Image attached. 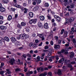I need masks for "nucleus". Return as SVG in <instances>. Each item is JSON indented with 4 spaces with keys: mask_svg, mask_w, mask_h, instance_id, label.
<instances>
[{
    "mask_svg": "<svg viewBox=\"0 0 76 76\" xmlns=\"http://www.w3.org/2000/svg\"><path fill=\"white\" fill-rule=\"evenodd\" d=\"M14 5H15V6L16 7H18V8H19L20 9L21 11H22V12L24 10V9H25V8L21 7L20 6V5L17 4L16 3L15 4H14Z\"/></svg>",
    "mask_w": 76,
    "mask_h": 76,
    "instance_id": "obj_1",
    "label": "nucleus"
},
{
    "mask_svg": "<svg viewBox=\"0 0 76 76\" xmlns=\"http://www.w3.org/2000/svg\"><path fill=\"white\" fill-rule=\"evenodd\" d=\"M20 37L21 39H23L25 38H27V37H26V34H21L20 35Z\"/></svg>",
    "mask_w": 76,
    "mask_h": 76,
    "instance_id": "obj_2",
    "label": "nucleus"
},
{
    "mask_svg": "<svg viewBox=\"0 0 76 76\" xmlns=\"http://www.w3.org/2000/svg\"><path fill=\"white\" fill-rule=\"evenodd\" d=\"M38 36L40 38H41V40L42 41H44L45 40V38H44V34H39L38 35Z\"/></svg>",
    "mask_w": 76,
    "mask_h": 76,
    "instance_id": "obj_3",
    "label": "nucleus"
},
{
    "mask_svg": "<svg viewBox=\"0 0 76 76\" xmlns=\"http://www.w3.org/2000/svg\"><path fill=\"white\" fill-rule=\"evenodd\" d=\"M37 20V19H31L29 21V23H30V24H32V23L34 24L36 23Z\"/></svg>",
    "mask_w": 76,
    "mask_h": 76,
    "instance_id": "obj_4",
    "label": "nucleus"
},
{
    "mask_svg": "<svg viewBox=\"0 0 76 76\" xmlns=\"http://www.w3.org/2000/svg\"><path fill=\"white\" fill-rule=\"evenodd\" d=\"M15 61V59L13 58H12L9 61V62L10 63L11 65H13Z\"/></svg>",
    "mask_w": 76,
    "mask_h": 76,
    "instance_id": "obj_5",
    "label": "nucleus"
},
{
    "mask_svg": "<svg viewBox=\"0 0 76 76\" xmlns=\"http://www.w3.org/2000/svg\"><path fill=\"white\" fill-rule=\"evenodd\" d=\"M11 41H12L13 43L15 44L16 42L17 41L16 38L14 37H12L11 38Z\"/></svg>",
    "mask_w": 76,
    "mask_h": 76,
    "instance_id": "obj_6",
    "label": "nucleus"
},
{
    "mask_svg": "<svg viewBox=\"0 0 76 76\" xmlns=\"http://www.w3.org/2000/svg\"><path fill=\"white\" fill-rule=\"evenodd\" d=\"M67 66H68V67H69V68H70L71 69L70 70L71 71L72 70H73V69H74L72 65L70 64H68L67 65Z\"/></svg>",
    "mask_w": 76,
    "mask_h": 76,
    "instance_id": "obj_7",
    "label": "nucleus"
},
{
    "mask_svg": "<svg viewBox=\"0 0 76 76\" xmlns=\"http://www.w3.org/2000/svg\"><path fill=\"white\" fill-rule=\"evenodd\" d=\"M74 56H75V54L73 52H71L69 55V57L70 58H72L74 57Z\"/></svg>",
    "mask_w": 76,
    "mask_h": 76,
    "instance_id": "obj_8",
    "label": "nucleus"
},
{
    "mask_svg": "<svg viewBox=\"0 0 76 76\" xmlns=\"http://www.w3.org/2000/svg\"><path fill=\"white\" fill-rule=\"evenodd\" d=\"M69 23H70V24H71L72 22H73V21H74V20H75L74 18L72 17L69 18Z\"/></svg>",
    "mask_w": 76,
    "mask_h": 76,
    "instance_id": "obj_9",
    "label": "nucleus"
},
{
    "mask_svg": "<svg viewBox=\"0 0 76 76\" xmlns=\"http://www.w3.org/2000/svg\"><path fill=\"white\" fill-rule=\"evenodd\" d=\"M0 28L1 30H6L7 29V27H6V26H1Z\"/></svg>",
    "mask_w": 76,
    "mask_h": 76,
    "instance_id": "obj_10",
    "label": "nucleus"
},
{
    "mask_svg": "<svg viewBox=\"0 0 76 76\" xmlns=\"http://www.w3.org/2000/svg\"><path fill=\"white\" fill-rule=\"evenodd\" d=\"M55 49L56 50L59 49L60 48V46L59 45H55L54 46Z\"/></svg>",
    "mask_w": 76,
    "mask_h": 76,
    "instance_id": "obj_11",
    "label": "nucleus"
},
{
    "mask_svg": "<svg viewBox=\"0 0 76 76\" xmlns=\"http://www.w3.org/2000/svg\"><path fill=\"white\" fill-rule=\"evenodd\" d=\"M58 75H59V76H60V75H62V72L60 69H58Z\"/></svg>",
    "mask_w": 76,
    "mask_h": 76,
    "instance_id": "obj_12",
    "label": "nucleus"
},
{
    "mask_svg": "<svg viewBox=\"0 0 76 76\" xmlns=\"http://www.w3.org/2000/svg\"><path fill=\"white\" fill-rule=\"evenodd\" d=\"M28 15L30 18H33L34 16V13L32 12H30L29 13Z\"/></svg>",
    "mask_w": 76,
    "mask_h": 76,
    "instance_id": "obj_13",
    "label": "nucleus"
},
{
    "mask_svg": "<svg viewBox=\"0 0 76 76\" xmlns=\"http://www.w3.org/2000/svg\"><path fill=\"white\" fill-rule=\"evenodd\" d=\"M4 40L6 41H7V42H9V41H10V39H9V38L7 36H6L4 37Z\"/></svg>",
    "mask_w": 76,
    "mask_h": 76,
    "instance_id": "obj_14",
    "label": "nucleus"
},
{
    "mask_svg": "<svg viewBox=\"0 0 76 76\" xmlns=\"http://www.w3.org/2000/svg\"><path fill=\"white\" fill-rule=\"evenodd\" d=\"M38 26L39 28H42L43 26L42 25V23L40 22H39L38 23Z\"/></svg>",
    "mask_w": 76,
    "mask_h": 76,
    "instance_id": "obj_15",
    "label": "nucleus"
},
{
    "mask_svg": "<svg viewBox=\"0 0 76 76\" xmlns=\"http://www.w3.org/2000/svg\"><path fill=\"white\" fill-rule=\"evenodd\" d=\"M15 45L18 46L20 45V42L17 41V40L16 42L14 43Z\"/></svg>",
    "mask_w": 76,
    "mask_h": 76,
    "instance_id": "obj_16",
    "label": "nucleus"
},
{
    "mask_svg": "<svg viewBox=\"0 0 76 76\" xmlns=\"http://www.w3.org/2000/svg\"><path fill=\"white\" fill-rule=\"evenodd\" d=\"M2 1L4 4H7L9 3V0H2Z\"/></svg>",
    "mask_w": 76,
    "mask_h": 76,
    "instance_id": "obj_17",
    "label": "nucleus"
},
{
    "mask_svg": "<svg viewBox=\"0 0 76 76\" xmlns=\"http://www.w3.org/2000/svg\"><path fill=\"white\" fill-rule=\"evenodd\" d=\"M5 11V8L3 7H1L0 8V12H3Z\"/></svg>",
    "mask_w": 76,
    "mask_h": 76,
    "instance_id": "obj_18",
    "label": "nucleus"
},
{
    "mask_svg": "<svg viewBox=\"0 0 76 76\" xmlns=\"http://www.w3.org/2000/svg\"><path fill=\"white\" fill-rule=\"evenodd\" d=\"M12 15H10L8 16L7 19L8 20H12Z\"/></svg>",
    "mask_w": 76,
    "mask_h": 76,
    "instance_id": "obj_19",
    "label": "nucleus"
},
{
    "mask_svg": "<svg viewBox=\"0 0 76 76\" xmlns=\"http://www.w3.org/2000/svg\"><path fill=\"white\" fill-rule=\"evenodd\" d=\"M45 19V17L43 15L41 16H40V19L41 20H44Z\"/></svg>",
    "mask_w": 76,
    "mask_h": 76,
    "instance_id": "obj_20",
    "label": "nucleus"
},
{
    "mask_svg": "<svg viewBox=\"0 0 76 76\" xmlns=\"http://www.w3.org/2000/svg\"><path fill=\"white\" fill-rule=\"evenodd\" d=\"M44 28L45 29H48V23H45L44 25Z\"/></svg>",
    "mask_w": 76,
    "mask_h": 76,
    "instance_id": "obj_21",
    "label": "nucleus"
},
{
    "mask_svg": "<svg viewBox=\"0 0 76 76\" xmlns=\"http://www.w3.org/2000/svg\"><path fill=\"white\" fill-rule=\"evenodd\" d=\"M75 5L74 4H71L70 6V8H71V9H72V8L75 7Z\"/></svg>",
    "mask_w": 76,
    "mask_h": 76,
    "instance_id": "obj_22",
    "label": "nucleus"
},
{
    "mask_svg": "<svg viewBox=\"0 0 76 76\" xmlns=\"http://www.w3.org/2000/svg\"><path fill=\"white\" fill-rule=\"evenodd\" d=\"M21 25L22 26H26V23L24 22H22L21 23Z\"/></svg>",
    "mask_w": 76,
    "mask_h": 76,
    "instance_id": "obj_23",
    "label": "nucleus"
},
{
    "mask_svg": "<svg viewBox=\"0 0 76 76\" xmlns=\"http://www.w3.org/2000/svg\"><path fill=\"white\" fill-rule=\"evenodd\" d=\"M22 26L21 25L19 24L17 25L18 28L20 29H22Z\"/></svg>",
    "mask_w": 76,
    "mask_h": 76,
    "instance_id": "obj_24",
    "label": "nucleus"
},
{
    "mask_svg": "<svg viewBox=\"0 0 76 76\" xmlns=\"http://www.w3.org/2000/svg\"><path fill=\"white\" fill-rule=\"evenodd\" d=\"M44 6L46 7H48L49 6V4L47 3H45L44 4Z\"/></svg>",
    "mask_w": 76,
    "mask_h": 76,
    "instance_id": "obj_25",
    "label": "nucleus"
},
{
    "mask_svg": "<svg viewBox=\"0 0 76 76\" xmlns=\"http://www.w3.org/2000/svg\"><path fill=\"white\" fill-rule=\"evenodd\" d=\"M56 20L57 21H58V22H60L61 20V18L59 17H58L57 18H56Z\"/></svg>",
    "mask_w": 76,
    "mask_h": 76,
    "instance_id": "obj_26",
    "label": "nucleus"
},
{
    "mask_svg": "<svg viewBox=\"0 0 76 76\" xmlns=\"http://www.w3.org/2000/svg\"><path fill=\"white\" fill-rule=\"evenodd\" d=\"M67 33H68L67 32V31H65L64 32V37H67Z\"/></svg>",
    "mask_w": 76,
    "mask_h": 76,
    "instance_id": "obj_27",
    "label": "nucleus"
},
{
    "mask_svg": "<svg viewBox=\"0 0 76 76\" xmlns=\"http://www.w3.org/2000/svg\"><path fill=\"white\" fill-rule=\"evenodd\" d=\"M66 21L64 23V25H67L68 23V22H69V20H68V19L67 18L65 19Z\"/></svg>",
    "mask_w": 76,
    "mask_h": 76,
    "instance_id": "obj_28",
    "label": "nucleus"
},
{
    "mask_svg": "<svg viewBox=\"0 0 76 76\" xmlns=\"http://www.w3.org/2000/svg\"><path fill=\"white\" fill-rule=\"evenodd\" d=\"M26 55L25 54H24L22 56H21V58H26Z\"/></svg>",
    "mask_w": 76,
    "mask_h": 76,
    "instance_id": "obj_29",
    "label": "nucleus"
},
{
    "mask_svg": "<svg viewBox=\"0 0 76 76\" xmlns=\"http://www.w3.org/2000/svg\"><path fill=\"white\" fill-rule=\"evenodd\" d=\"M53 35L52 34H50L48 36V38L49 39H51V38H53Z\"/></svg>",
    "mask_w": 76,
    "mask_h": 76,
    "instance_id": "obj_30",
    "label": "nucleus"
},
{
    "mask_svg": "<svg viewBox=\"0 0 76 76\" xmlns=\"http://www.w3.org/2000/svg\"><path fill=\"white\" fill-rule=\"evenodd\" d=\"M25 29H26V32H29V31L30 30V28H26Z\"/></svg>",
    "mask_w": 76,
    "mask_h": 76,
    "instance_id": "obj_31",
    "label": "nucleus"
},
{
    "mask_svg": "<svg viewBox=\"0 0 76 76\" xmlns=\"http://www.w3.org/2000/svg\"><path fill=\"white\" fill-rule=\"evenodd\" d=\"M36 1L37 4H40L41 2V0H36Z\"/></svg>",
    "mask_w": 76,
    "mask_h": 76,
    "instance_id": "obj_32",
    "label": "nucleus"
},
{
    "mask_svg": "<svg viewBox=\"0 0 76 76\" xmlns=\"http://www.w3.org/2000/svg\"><path fill=\"white\" fill-rule=\"evenodd\" d=\"M6 70L7 71V72L8 73V74H9L11 73L10 71V70H9V69H6Z\"/></svg>",
    "mask_w": 76,
    "mask_h": 76,
    "instance_id": "obj_33",
    "label": "nucleus"
},
{
    "mask_svg": "<svg viewBox=\"0 0 76 76\" xmlns=\"http://www.w3.org/2000/svg\"><path fill=\"white\" fill-rule=\"evenodd\" d=\"M47 18H48V19L50 20L51 19V15L48 14L47 15Z\"/></svg>",
    "mask_w": 76,
    "mask_h": 76,
    "instance_id": "obj_34",
    "label": "nucleus"
},
{
    "mask_svg": "<svg viewBox=\"0 0 76 76\" xmlns=\"http://www.w3.org/2000/svg\"><path fill=\"white\" fill-rule=\"evenodd\" d=\"M24 13H27V11L28 10V9H26V8H24Z\"/></svg>",
    "mask_w": 76,
    "mask_h": 76,
    "instance_id": "obj_35",
    "label": "nucleus"
},
{
    "mask_svg": "<svg viewBox=\"0 0 76 76\" xmlns=\"http://www.w3.org/2000/svg\"><path fill=\"white\" fill-rule=\"evenodd\" d=\"M34 10L35 11H37L38 9V7H35L34 8Z\"/></svg>",
    "mask_w": 76,
    "mask_h": 76,
    "instance_id": "obj_36",
    "label": "nucleus"
},
{
    "mask_svg": "<svg viewBox=\"0 0 76 76\" xmlns=\"http://www.w3.org/2000/svg\"><path fill=\"white\" fill-rule=\"evenodd\" d=\"M37 61H40V57L39 56H38L37 57Z\"/></svg>",
    "mask_w": 76,
    "mask_h": 76,
    "instance_id": "obj_37",
    "label": "nucleus"
},
{
    "mask_svg": "<svg viewBox=\"0 0 76 76\" xmlns=\"http://www.w3.org/2000/svg\"><path fill=\"white\" fill-rule=\"evenodd\" d=\"M16 10V9L15 8H11V11H12V12H15V10Z\"/></svg>",
    "mask_w": 76,
    "mask_h": 76,
    "instance_id": "obj_38",
    "label": "nucleus"
},
{
    "mask_svg": "<svg viewBox=\"0 0 76 76\" xmlns=\"http://www.w3.org/2000/svg\"><path fill=\"white\" fill-rule=\"evenodd\" d=\"M54 38L56 41H58V36H55Z\"/></svg>",
    "mask_w": 76,
    "mask_h": 76,
    "instance_id": "obj_39",
    "label": "nucleus"
},
{
    "mask_svg": "<svg viewBox=\"0 0 76 76\" xmlns=\"http://www.w3.org/2000/svg\"><path fill=\"white\" fill-rule=\"evenodd\" d=\"M38 46H37V44H35L33 45V48H35V47H37Z\"/></svg>",
    "mask_w": 76,
    "mask_h": 76,
    "instance_id": "obj_40",
    "label": "nucleus"
},
{
    "mask_svg": "<svg viewBox=\"0 0 76 76\" xmlns=\"http://www.w3.org/2000/svg\"><path fill=\"white\" fill-rule=\"evenodd\" d=\"M71 64H76V62H75V61L71 62Z\"/></svg>",
    "mask_w": 76,
    "mask_h": 76,
    "instance_id": "obj_41",
    "label": "nucleus"
},
{
    "mask_svg": "<svg viewBox=\"0 0 76 76\" xmlns=\"http://www.w3.org/2000/svg\"><path fill=\"white\" fill-rule=\"evenodd\" d=\"M26 56L28 57H31V55L27 53L26 55Z\"/></svg>",
    "mask_w": 76,
    "mask_h": 76,
    "instance_id": "obj_42",
    "label": "nucleus"
},
{
    "mask_svg": "<svg viewBox=\"0 0 76 76\" xmlns=\"http://www.w3.org/2000/svg\"><path fill=\"white\" fill-rule=\"evenodd\" d=\"M23 5L24 7H26L27 6V4L26 3H24L23 4Z\"/></svg>",
    "mask_w": 76,
    "mask_h": 76,
    "instance_id": "obj_43",
    "label": "nucleus"
},
{
    "mask_svg": "<svg viewBox=\"0 0 76 76\" xmlns=\"http://www.w3.org/2000/svg\"><path fill=\"white\" fill-rule=\"evenodd\" d=\"M36 3H36V2H35V1H33L32 2V4H33V5H36Z\"/></svg>",
    "mask_w": 76,
    "mask_h": 76,
    "instance_id": "obj_44",
    "label": "nucleus"
},
{
    "mask_svg": "<svg viewBox=\"0 0 76 76\" xmlns=\"http://www.w3.org/2000/svg\"><path fill=\"white\" fill-rule=\"evenodd\" d=\"M48 48H49V47H48V45L46 46L45 47V50H47V49H48Z\"/></svg>",
    "mask_w": 76,
    "mask_h": 76,
    "instance_id": "obj_45",
    "label": "nucleus"
},
{
    "mask_svg": "<svg viewBox=\"0 0 76 76\" xmlns=\"http://www.w3.org/2000/svg\"><path fill=\"white\" fill-rule=\"evenodd\" d=\"M50 43L51 45H53V44H54V43L53 42V41H50Z\"/></svg>",
    "mask_w": 76,
    "mask_h": 76,
    "instance_id": "obj_46",
    "label": "nucleus"
},
{
    "mask_svg": "<svg viewBox=\"0 0 76 76\" xmlns=\"http://www.w3.org/2000/svg\"><path fill=\"white\" fill-rule=\"evenodd\" d=\"M58 62H59V63H61V64H63V62H62L61 61V60H59L58 61Z\"/></svg>",
    "mask_w": 76,
    "mask_h": 76,
    "instance_id": "obj_47",
    "label": "nucleus"
},
{
    "mask_svg": "<svg viewBox=\"0 0 76 76\" xmlns=\"http://www.w3.org/2000/svg\"><path fill=\"white\" fill-rule=\"evenodd\" d=\"M32 45H33V44H32V43L31 42V43H30V44H29V47H32Z\"/></svg>",
    "mask_w": 76,
    "mask_h": 76,
    "instance_id": "obj_48",
    "label": "nucleus"
},
{
    "mask_svg": "<svg viewBox=\"0 0 76 76\" xmlns=\"http://www.w3.org/2000/svg\"><path fill=\"white\" fill-rule=\"evenodd\" d=\"M19 70H20V69L19 68H17L15 69V72H18Z\"/></svg>",
    "mask_w": 76,
    "mask_h": 76,
    "instance_id": "obj_49",
    "label": "nucleus"
},
{
    "mask_svg": "<svg viewBox=\"0 0 76 76\" xmlns=\"http://www.w3.org/2000/svg\"><path fill=\"white\" fill-rule=\"evenodd\" d=\"M0 19L1 20H3V17L0 15Z\"/></svg>",
    "mask_w": 76,
    "mask_h": 76,
    "instance_id": "obj_50",
    "label": "nucleus"
},
{
    "mask_svg": "<svg viewBox=\"0 0 76 76\" xmlns=\"http://www.w3.org/2000/svg\"><path fill=\"white\" fill-rule=\"evenodd\" d=\"M55 57H56V60H58V59H59L58 56H56Z\"/></svg>",
    "mask_w": 76,
    "mask_h": 76,
    "instance_id": "obj_51",
    "label": "nucleus"
},
{
    "mask_svg": "<svg viewBox=\"0 0 76 76\" xmlns=\"http://www.w3.org/2000/svg\"><path fill=\"white\" fill-rule=\"evenodd\" d=\"M26 75H27V76H29L30 75V73H29V72L26 73Z\"/></svg>",
    "mask_w": 76,
    "mask_h": 76,
    "instance_id": "obj_52",
    "label": "nucleus"
},
{
    "mask_svg": "<svg viewBox=\"0 0 76 76\" xmlns=\"http://www.w3.org/2000/svg\"><path fill=\"white\" fill-rule=\"evenodd\" d=\"M48 74V75H49V76H52V74H51V72H49Z\"/></svg>",
    "mask_w": 76,
    "mask_h": 76,
    "instance_id": "obj_53",
    "label": "nucleus"
},
{
    "mask_svg": "<svg viewBox=\"0 0 76 76\" xmlns=\"http://www.w3.org/2000/svg\"><path fill=\"white\" fill-rule=\"evenodd\" d=\"M1 67H3V66H4V63H1Z\"/></svg>",
    "mask_w": 76,
    "mask_h": 76,
    "instance_id": "obj_54",
    "label": "nucleus"
},
{
    "mask_svg": "<svg viewBox=\"0 0 76 76\" xmlns=\"http://www.w3.org/2000/svg\"><path fill=\"white\" fill-rule=\"evenodd\" d=\"M7 53H8L9 54H12V52L9 51H7Z\"/></svg>",
    "mask_w": 76,
    "mask_h": 76,
    "instance_id": "obj_55",
    "label": "nucleus"
},
{
    "mask_svg": "<svg viewBox=\"0 0 76 76\" xmlns=\"http://www.w3.org/2000/svg\"><path fill=\"white\" fill-rule=\"evenodd\" d=\"M60 60L62 62H63V61H64V58H62L60 59Z\"/></svg>",
    "mask_w": 76,
    "mask_h": 76,
    "instance_id": "obj_56",
    "label": "nucleus"
},
{
    "mask_svg": "<svg viewBox=\"0 0 76 76\" xmlns=\"http://www.w3.org/2000/svg\"><path fill=\"white\" fill-rule=\"evenodd\" d=\"M65 45V47H69V44H66Z\"/></svg>",
    "mask_w": 76,
    "mask_h": 76,
    "instance_id": "obj_57",
    "label": "nucleus"
},
{
    "mask_svg": "<svg viewBox=\"0 0 76 76\" xmlns=\"http://www.w3.org/2000/svg\"><path fill=\"white\" fill-rule=\"evenodd\" d=\"M68 11H69V12H72V11H73V10L70 9H69L68 10Z\"/></svg>",
    "mask_w": 76,
    "mask_h": 76,
    "instance_id": "obj_58",
    "label": "nucleus"
},
{
    "mask_svg": "<svg viewBox=\"0 0 76 76\" xmlns=\"http://www.w3.org/2000/svg\"><path fill=\"white\" fill-rule=\"evenodd\" d=\"M4 73V72H3V71H1L0 72V74H1V75H3Z\"/></svg>",
    "mask_w": 76,
    "mask_h": 76,
    "instance_id": "obj_59",
    "label": "nucleus"
},
{
    "mask_svg": "<svg viewBox=\"0 0 76 76\" xmlns=\"http://www.w3.org/2000/svg\"><path fill=\"white\" fill-rule=\"evenodd\" d=\"M3 44V43H2V41L1 40H0V45H1Z\"/></svg>",
    "mask_w": 76,
    "mask_h": 76,
    "instance_id": "obj_60",
    "label": "nucleus"
},
{
    "mask_svg": "<svg viewBox=\"0 0 76 76\" xmlns=\"http://www.w3.org/2000/svg\"><path fill=\"white\" fill-rule=\"evenodd\" d=\"M32 36L33 37H35V34L33 33L32 34Z\"/></svg>",
    "mask_w": 76,
    "mask_h": 76,
    "instance_id": "obj_61",
    "label": "nucleus"
},
{
    "mask_svg": "<svg viewBox=\"0 0 76 76\" xmlns=\"http://www.w3.org/2000/svg\"><path fill=\"white\" fill-rule=\"evenodd\" d=\"M43 74L44 76H45L46 75H47V73L46 72H44Z\"/></svg>",
    "mask_w": 76,
    "mask_h": 76,
    "instance_id": "obj_62",
    "label": "nucleus"
},
{
    "mask_svg": "<svg viewBox=\"0 0 76 76\" xmlns=\"http://www.w3.org/2000/svg\"><path fill=\"white\" fill-rule=\"evenodd\" d=\"M3 21L2 20H0V24H3Z\"/></svg>",
    "mask_w": 76,
    "mask_h": 76,
    "instance_id": "obj_63",
    "label": "nucleus"
},
{
    "mask_svg": "<svg viewBox=\"0 0 76 76\" xmlns=\"http://www.w3.org/2000/svg\"><path fill=\"white\" fill-rule=\"evenodd\" d=\"M72 41L73 43H76V41H75V39H73Z\"/></svg>",
    "mask_w": 76,
    "mask_h": 76,
    "instance_id": "obj_64",
    "label": "nucleus"
}]
</instances>
